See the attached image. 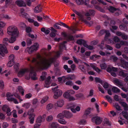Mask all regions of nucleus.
I'll use <instances>...</instances> for the list:
<instances>
[{"instance_id":"obj_34","label":"nucleus","mask_w":128,"mask_h":128,"mask_svg":"<svg viewBox=\"0 0 128 128\" xmlns=\"http://www.w3.org/2000/svg\"><path fill=\"white\" fill-rule=\"evenodd\" d=\"M99 54L102 56L110 55V53L109 52H106L105 53L102 51H100L99 52Z\"/></svg>"},{"instance_id":"obj_12","label":"nucleus","mask_w":128,"mask_h":128,"mask_svg":"<svg viewBox=\"0 0 128 128\" xmlns=\"http://www.w3.org/2000/svg\"><path fill=\"white\" fill-rule=\"evenodd\" d=\"M113 82L115 84L120 88L123 86V84L122 82L118 80H114Z\"/></svg>"},{"instance_id":"obj_30","label":"nucleus","mask_w":128,"mask_h":128,"mask_svg":"<svg viewBox=\"0 0 128 128\" xmlns=\"http://www.w3.org/2000/svg\"><path fill=\"white\" fill-rule=\"evenodd\" d=\"M76 4L78 5L85 4V2L84 0H76Z\"/></svg>"},{"instance_id":"obj_44","label":"nucleus","mask_w":128,"mask_h":128,"mask_svg":"<svg viewBox=\"0 0 128 128\" xmlns=\"http://www.w3.org/2000/svg\"><path fill=\"white\" fill-rule=\"evenodd\" d=\"M66 85L70 86H72L74 85V83L72 81L69 80L66 82L65 83Z\"/></svg>"},{"instance_id":"obj_53","label":"nucleus","mask_w":128,"mask_h":128,"mask_svg":"<svg viewBox=\"0 0 128 128\" xmlns=\"http://www.w3.org/2000/svg\"><path fill=\"white\" fill-rule=\"evenodd\" d=\"M59 25L61 26V25L58 24L56 23L54 24V26L56 29H60L61 28L59 26Z\"/></svg>"},{"instance_id":"obj_56","label":"nucleus","mask_w":128,"mask_h":128,"mask_svg":"<svg viewBox=\"0 0 128 128\" xmlns=\"http://www.w3.org/2000/svg\"><path fill=\"white\" fill-rule=\"evenodd\" d=\"M69 92H68V91L66 92L63 94V96L64 97L68 98L70 96Z\"/></svg>"},{"instance_id":"obj_16","label":"nucleus","mask_w":128,"mask_h":128,"mask_svg":"<svg viewBox=\"0 0 128 128\" xmlns=\"http://www.w3.org/2000/svg\"><path fill=\"white\" fill-rule=\"evenodd\" d=\"M36 116L35 114H33L29 117V122L30 124H32L34 123V118Z\"/></svg>"},{"instance_id":"obj_39","label":"nucleus","mask_w":128,"mask_h":128,"mask_svg":"<svg viewBox=\"0 0 128 128\" xmlns=\"http://www.w3.org/2000/svg\"><path fill=\"white\" fill-rule=\"evenodd\" d=\"M91 109L90 108H89L86 110L84 113V116H88L90 114Z\"/></svg>"},{"instance_id":"obj_21","label":"nucleus","mask_w":128,"mask_h":128,"mask_svg":"<svg viewBox=\"0 0 128 128\" xmlns=\"http://www.w3.org/2000/svg\"><path fill=\"white\" fill-rule=\"evenodd\" d=\"M48 98V96H46L43 98L40 101L41 104L42 105H44V104L47 101Z\"/></svg>"},{"instance_id":"obj_1","label":"nucleus","mask_w":128,"mask_h":128,"mask_svg":"<svg viewBox=\"0 0 128 128\" xmlns=\"http://www.w3.org/2000/svg\"><path fill=\"white\" fill-rule=\"evenodd\" d=\"M62 50L60 47V50L56 53V54L54 58H52L49 59L46 58H43L40 60L39 61L38 60V58H40V56H38L36 58H33L31 61V62L34 65V66H31L30 68V72L29 74L30 76L26 77V79H30V77L31 79L35 80L37 79L38 78L36 76V74L34 71V70L36 68L44 70L48 68L50 66V64L53 62L56 58L60 56V53L62 52Z\"/></svg>"},{"instance_id":"obj_20","label":"nucleus","mask_w":128,"mask_h":128,"mask_svg":"<svg viewBox=\"0 0 128 128\" xmlns=\"http://www.w3.org/2000/svg\"><path fill=\"white\" fill-rule=\"evenodd\" d=\"M76 42L77 44L80 45L82 44L84 46V45L86 42L84 40L81 39L78 40L76 41Z\"/></svg>"},{"instance_id":"obj_4","label":"nucleus","mask_w":128,"mask_h":128,"mask_svg":"<svg viewBox=\"0 0 128 128\" xmlns=\"http://www.w3.org/2000/svg\"><path fill=\"white\" fill-rule=\"evenodd\" d=\"M8 52L6 46L4 45L0 44V54L2 56H4L5 54H7Z\"/></svg>"},{"instance_id":"obj_45","label":"nucleus","mask_w":128,"mask_h":128,"mask_svg":"<svg viewBox=\"0 0 128 128\" xmlns=\"http://www.w3.org/2000/svg\"><path fill=\"white\" fill-rule=\"evenodd\" d=\"M78 68L84 72H86V70L84 69V66L83 65H81L79 66Z\"/></svg>"},{"instance_id":"obj_52","label":"nucleus","mask_w":128,"mask_h":128,"mask_svg":"<svg viewBox=\"0 0 128 128\" xmlns=\"http://www.w3.org/2000/svg\"><path fill=\"white\" fill-rule=\"evenodd\" d=\"M110 59L111 60H113L114 62H116L118 58L114 56H112L110 57Z\"/></svg>"},{"instance_id":"obj_63","label":"nucleus","mask_w":128,"mask_h":128,"mask_svg":"<svg viewBox=\"0 0 128 128\" xmlns=\"http://www.w3.org/2000/svg\"><path fill=\"white\" fill-rule=\"evenodd\" d=\"M8 41L9 42V40L7 38H4L3 39V42L6 44H7V43Z\"/></svg>"},{"instance_id":"obj_35","label":"nucleus","mask_w":128,"mask_h":128,"mask_svg":"<svg viewBox=\"0 0 128 128\" xmlns=\"http://www.w3.org/2000/svg\"><path fill=\"white\" fill-rule=\"evenodd\" d=\"M53 107L52 104H48L46 106V109L48 110L52 109Z\"/></svg>"},{"instance_id":"obj_23","label":"nucleus","mask_w":128,"mask_h":128,"mask_svg":"<svg viewBox=\"0 0 128 128\" xmlns=\"http://www.w3.org/2000/svg\"><path fill=\"white\" fill-rule=\"evenodd\" d=\"M108 10L110 12L113 13L118 10V8H116L112 6H110Z\"/></svg>"},{"instance_id":"obj_13","label":"nucleus","mask_w":128,"mask_h":128,"mask_svg":"<svg viewBox=\"0 0 128 128\" xmlns=\"http://www.w3.org/2000/svg\"><path fill=\"white\" fill-rule=\"evenodd\" d=\"M59 125L57 122H54L50 124L49 128H59Z\"/></svg>"},{"instance_id":"obj_27","label":"nucleus","mask_w":128,"mask_h":128,"mask_svg":"<svg viewBox=\"0 0 128 128\" xmlns=\"http://www.w3.org/2000/svg\"><path fill=\"white\" fill-rule=\"evenodd\" d=\"M42 117L41 116H39L37 118L36 121V123L40 124L42 122Z\"/></svg>"},{"instance_id":"obj_36","label":"nucleus","mask_w":128,"mask_h":128,"mask_svg":"<svg viewBox=\"0 0 128 128\" xmlns=\"http://www.w3.org/2000/svg\"><path fill=\"white\" fill-rule=\"evenodd\" d=\"M101 56L99 55H97L96 54H94L91 56L90 58L91 60H93L94 58H96V59H98L100 58Z\"/></svg>"},{"instance_id":"obj_24","label":"nucleus","mask_w":128,"mask_h":128,"mask_svg":"<svg viewBox=\"0 0 128 128\" xmlns=\"http://www.w3.org/2000/svg\"><path fill=\"white\" fill-rule=\"evenodd\" d=\"M64 116V111L59 114L57 116V118L59 119L63 118Z\"/></svg>"},{"instance_id":"obj_25","label":"nucleus","mask_w":128,"mask_h":128,"mask_svg":"<svg viewBox=\"0 0 128 128\" xmlns=\"http://www.w3.org/2000/svg\"><path fill=\"white\" fill-rule=\"evenodd\" d=\"M18 89L22 96L24 94V90L22 87L18 86Z\"/></svg>"},{"instance_id":"obj_32","label":"nucleus","mask_w":128,"mask_h":128,"mask_svg":"<svg viewBox=\"0 0 128 128\" xmlns=\"http://www.w3.org/2000/svg\"><path fill=\"white\" fill-rule=\"evenodd\" d=\"M66 40L68 41L73 40H74V38L73 36L69 35L68 36Z\"/></svg>"},{"instance_id":"obj_10","label":"nucleus","mask_w":128,"mask_h":128,"mask_svg":"<svg viewBox=\"0 0 128 128\" xmlns=\"http://www.w3.org/2000/svg\"><path fill=\"white\" fill-rule=\"evenodd\" d=\"M123 45H128V43L122 41L120 43L116 44L115 47L119 49Z\"/></svg>"},{"instance_id":"obj_37","label":"nucleus","mask_w":128,"mask_h":128,"mask_svg":"<svg viewBox=\"0 0 128 128\" xmlns=\"http://www.w3.org/2000/svg\"><path fill=\"white\" fill-rule=\"evenodd\" d=\"M122 113L124 117L126 119L128 120V113L125 111H123Z\"/></svg>"},{"instance_id":"obj_17","label":"nucleus","mask_w":128,"mask_h":128,"mask_svg":"<svg viewBox=\"0 0 128 128\" xmlns=\"http://www.w3.org/2000/svg\"><path fill=\"white\" fill-rule=\"evenodd\" d=\"M73 11L78 16V18L80 20L81 19H82L83 16H84V15L81 12H78L74 9L73 10Z\"/></svg>"},{"instance_id":"obj_31","label":"nucleus","mask_w":128,"mask_h":128,"mask_svg":"<svg viewBox=\"0 0 128 128\" xmlns=\"http://www.w3.org/2000/svg\"><path fill=\"white\" fill-rule=\"evenodd\" d=\"M76 97L78 98H84L85 97L84 95L82 93H79L76 94L75 95Z\"/></svg>"},{"instance_id":"obj_48","label":"nucleus","mask_w":128,"mask_h":128,"mask_svg":"<svg viewBox=\"0 0 128 128\" xmlns=\"http://www.w3.org/2000/svg\"><path fill=\"white\" fill-rule=\"evenodd\" d=\"M114 41L116 42H118L120 41V39L117 36H115L113 38Z\"/></svg>"},{"instance_id":"obj_11","label":"nucleus","mask_w":128,"mask_h":128,"mask_svg":"<svg viewBox=\"0 0 128 128\" xmlns=\"http://www.w3.org/2000/svg\"><path fill=\"white\" fill-rule=\"evenodd\" d=\"M16 4L20 7L26 6V4L25 2L22 0H19L16 1Z\"/></svg>"},{"instance_id":"obj_29","label":"nucleus","mask_w":128,"mask_h":128,"mask_svg":"<svg viewBox=\"0 0 128 128\" xmlns=\"http://www.w3.org/2000/svg\"><path fill=\"white\" fill-rule=\"evenodd\" d=\"M41 31L44 33L46 34H48L50 32V31L48 29H46L44 28H42L41 29Z\"/></svg>"},{"instance_id":"obj_55","label":"nucleus","mask_w":128,"mask_h":128,"mask_svg":"<svg viewBox=\"0 0 128 128\" xmlns=\"http://www.w3.org/2000/svg\"><path fill=\"white\" fill-rule=\"evenodd\" d=\"M9 108V107L7 105H4L3 106L2 109L4 111H6Z\"/></svg>"},{"instance_id":"obj_58","label":"nucleus","mask_w":128,"mask_h":128,"mask_svg":"<svg viewBox=\"0 0 128 128\" xmlns=\"http://www.w3.org/2000/svg\"><path fill=\"white\" fill-rule=\"evenodd\" d=\"M34 112V109L33 108H31L30 109L28 112V115L29 116L31 115Z\"/></svg>"},{"instance_id":"obj_38","label":"nucleus","mask_w":128,"mask_h":128,"mask_svg":"<svg viewBox=\"0 0 128 128\" xmlns=\"http://www.w3.org/2000/svg\"><path fill=\"white\" fill-rule=\"evenodd\" d=\"M53 119V117L52 115L48 116L46 118V120L48 122H50Z\"/></svg>"},{"instance_id":"obj_61","label":"nucleus","mask_w":128,"mask_h":128,"mask_svg":"<svg viewBox=\"0 0 128 128\" xmlns=\"http://www.w3.org/2000/svg\"><path fill=\"white\" fill-rule=\"evenodd\" d=\"M19 66L18 63L16 64L14 66V68L16 70H17L19 69Z\"/></svg>"},{"instance_id":"obj_14","label":"nucleus","mask_w":128,"mask_h":128,"mask_svg":"<svg viewBox=\"0 0 128 128\" xmlns=\"http://www.w3.org/2000/svg\"><path fill=\"white\" fill-rule=\"evenodd\" d=\"M64 116L66 118H70L72 116V114L67 111H64Z\"/></svg>"},{"instance_id":"obj_28","label":"nucleus","mask_w":128,"mask_h":128,"mask_svg":"<svg viewBox=\"0 0 128 128\" xmlns=\"http://www.w3.org/2000/svg\"><path fill=\"white\" fill-rule=\"evenodd\" d=\"M112 90L113 92L115 93L119 92L120 91L119 88L115 86L112 88Z\"/></svg>"},{"instance_id":"obj_50","label":"nucleus","mask_w":128,"mask_h":128,"mask_svg":"<svg viewBox=\"0 0 128 128\" xmlns=\"http://www.w3.org/2000/svg\"><path fill=\"white\" fill-rule=\"evenodd\" d=\"M100 66L102 69H105L107 67L106 65L104 63L100 64Z\"/></svg>"},{"instance_id":"obj_19","label":"nucleus","mask_w":128,"mask_h":128,"mask_svg":"<svg viewBox=\"0 0 128 128\" xmlns=\"http://www.w3.org/2000/svg\"><path fill=\"white\" fill-rule=\"evenodd\" d=\"M80 20H81L82 21L84 22L86 24L88 25L89 26H91L93 24V22L92 21H90V22H88L86 20L84 19V16L82 17V18Z\"/></svg>"},{"instance_id":"obj_8","label":"nucleus","mask_w":128,"mask_h":128,"mask_svg":"<svg viewBox=\"0 0 128 128\" xmlns=\"http://www.w3.org/2000/svg\"><path fill=\"white\" fill-rule=\"evenodd\" d=\"M64 101L62 99L58 100L57 102L54 104V106L56 107L61 108L64 105Z\"/></svg>"},{"instance_id":"obj_5","label":"nucleus","mask_w":128,"mask_h":128,"mask_svg":"<svg viewBox=\"0 0 128 128\" xmlns=\"http://www.w3.org/2000/svg\"><path fill=\"white\" fill-rule=\"evenodd\" d=\"M39 47V45L38 43H35L30 46L29 49L28 53L31 54L34 52L38 50Z\"/></svg>"},{"instance_id":"obj_2","label":"nucleus","mask_w":128,"mask_h":128,"mask_svg":"<svg viewBox=\"0 0 128 128\" xmlns=\"http://www.w3.org/2000/svg\"><path fill=\"white\" fill-rule=\"evenodd\" d=\"M7 33L11 36H18L19 34L18 28L16 26H10L8 28Z\"/></svg>"},{"instance_id":"obj_43","label":"nucleus","mask_w":128,"mask_h":128,"mask_svg":"<svg viewBox=\"0 0 128 128\" xmlns=\"http://www.w3.org/2000/svg\"><path fill=\"white\" fill-rule=\"evenodd\" d=\"M13 96V94H12L11 93L8 92L6 94V97L7 98V100L8 101V99H11L13 98L12 97Z\"/></svg>"},{"instance_id":"obj_57","label":"nucleus","mask_w":128,"mask_h":128,"mask_svg":"<svg viewBox=\"0 0 128 128\" xmlns=\"http://www.w3.org/2000/svg\"><path fill=\"white\" fill-rule=\"evenodd\" d=\"M106 98L107 100L110 103H112V98L109 96L107 95L106 96Z\"/></svg>"},{"instance_id":"obj_7","label":"nucleus","mask_w":128,"mask_h":128,"mask_svg":"<svg viewBox=\"0 0 128 128\" xmlns=\"http://www.w3.org/2000/svg\"><path fill=\"white\" fill-rule=\"evenodd\" d=\"M92 120V122H94L96 124H98L102 122V118L99 116H96L93 118Z\"/></svg>"},{"instance_id":"obj_49","label":"nucleus","mask_w":128,"mask_h":128,"mask_svg":"<svg viewBox=\"0 0 128 128\" xmlns=\"http://www.w3.org/2000/svg\"><path fill=\"white\" fill-rule=\"evenodd\" d=\"M84 46L90 50H92L93 49V47L92 46L90 45L88 46L86 44V43L84 45Z\"/></svg>"},{"instance_id":"obj_60","label":"nucleus","mask_w":128,"mask_h":128,"mask_svg":"<svg viewBox=\"0 0 128 128\" xmlns=\"http://www.w3.org/2000/svg\"><path fill=\"white\" fill-rule=\"evenodd\" d=\"M95 80L96 82L100 83L102 85V81L100 78H95Z\"/></svg>"},{"instance_id":"obj_64","label":"nucleus","mask_w":128,"mask_h":128,"mask_svg":"<svg viewBox=\"0 0 128 128\" xmlns=\"http://www.w3.org/2000/svg\"><path fill=\"white\" fill-rule=\"evenodd\" d=\"M120 76H122L123 77H124L126 76V74L124 72L122 71H120L119 73Z\"/></svg>"},{"instance_id":"obj_3","label":"nucleus","mask_w":128,"mask_h":128,"mask_svg":"<svg viewBox=\"0 0 128 128\" xmlns=\"http://www.w3.org/2000/svg\"><path fill=\"white\" fill-rule=\"evenodd\" d=\"M58 88V86H57L54 88H52V90L54 93L53 98L54 99H58L62 94V90L57 89Z\"/></svg>"},{"instance_id":"obj_41","label":"nucleus","mask_w":128,"mask_h":128,"mask_svg":"<svg viewBox=\"0 0 128 128\" xmlns=\"http://www.w3.org/2000/svg\"><path fill=\"white\" fill-rule=\"evenodd\" d=\"M14 63V61L10 60L7 64V66L8 67H11L13 66Z\"/></svg>"},{"instance_id":"obj_54","label":"nucleus","mask_w":128,"mask_h":128,"mask_svg":"<svg viewBox=\"0 0 128 128\" xmlns=\"http://www.w3.org/2000/svg\"><path fill=\"white\" fill-rule=\"evenodd\" d=\"M98 88L99 90L103 94L104 93V89L101 86H100V84L98 86Z\"/></svg>"},{"instance_id":"obj_26","label":"nucleus","mask_w":128,"mask_h":128,"mask_svg":"<svg viewBox=\"0 0 128 128\" xmlns=\"http://www.w3.org/2000/svg\"><path fill=\"white\" fill-rule=\"evenodd\" d=\"M121 105L124 107V110H128V106L127 104L125 102H121Z\"/></svg>"},{"instance_id":"obj_51","label":"nucleus","mask_w":128,"mask_h":128,"mask_svg":"<svg viewBox=\"0 0 128 128\" xmlns=\"http://www.w3.org/2000/svg\"><path fill=\"white\" fill-rule=\"evenodd\" d=\"M8 101H13L14 103L16 104H18V102L17 100L16 99L13 98L11 99H8Z\"/></svg>"},{"instance_id":"obj_46","label":"nucleus","mask_w":128,"mask_h":128,"mask_svg":"<svg viewBox=\"0 0 128 128\" xmlns=\"http://www.w3.org/2000/svg\"><path fill=\"white\" fill-rule=\"evenodd\" d=\"M30 106V104L29 103H26L24 104L22 106V107L26 108H28Z\"/></svg>"},{"instance_id":"obj_6","label":"nucleus","mask_w":128,"mask_h":128,"mask_svg":"<svg viewBox=\"0 0 128 128\" xmlns=\"http://www.w3.org/2000/svg\"><path fill=\"white\" fill-rule=\"evenodd\" d=\"M29 70L27 68H22L20 69L18 74V76L21 77L26 74L28 72Z\"/></svg>"},{"instance_id":"obj_33","label":"nucleus","mask_w":128,"mask_h":128,"mask_svg":"<svg viewBox=\"0 0 128 128\" xmlns=\"http://www.w3.org/2000/svg\"><path fill=\"white\" fill-rule=\"evenodd\" d=\"M119 27L122 30H126L127 29V27L124 24H122L120 25Z\"/></svg>"},{"instance_id":"obj_9","label":"nucleus","mask_w":128,"mask_h":128,"mask_svg":"<svg viewBox=\"0 0 128 128\" xmlns=\"http://www.w3.org/2000/svg\"><path fill=\"white\" fill-rule=\"evenodd\" d=\"M51 30L52 31L51 32L50 34V36L52 38L55 37L56 35H58V34L57 32V31L52 27L50 28Z\"/></svg>"},{"instance_id":"obj_22","label":"nucleus","mask_w":128,"mask_h":128,"mask_svg":"<svg viewBox=\"0 0 128 128\" xmlns=\"http://www.w3.org/2000/svg\"><path fill=\"white\" fill-rule=\"evenodd\" d=\"M18 36L15 35L12 36L9 40V42L11 43H14L16 40V38Z\"/></svg>"},{"instance_id":"obj_40","label":"nucleus","mask_w":128,"mask_h":128,"mask_svg":"<svg viewBox=\"0 0 128 128\" xmlns=\"http://www.w3.org/2000/svg\"><path fill=\"white\" fill-rule=\"evenodd\" d=\"M58 122L62 124H65L66 123V122L63 118L58 119Z\"/></svg>"},{"instance_id":"obj_18","label":"nucleus","mask_w":128,"mask_h":128,"mask_svg":"<svg viewBox=\"0 0 128 128\" xmlns=\"http://www.w3.org/2000/svg\"><path fill=\"white\" fill-rule=\"evenodd\" d=\"M107 71L108 72H112V71L114 72H116L117 70V68L113 67H110L109 66L108 67L107 69Z\"/></svg>"},{"instance_id":"obj_15","label":"nucleus","mask_w":128,"mask_h":128,"mask_svg":"<svg viewBox=\"0 0 128 128\" xmlns=\"http://www.w3.org/2000/svg\"><path fill=\"white\" fill-rule=\"evenodd\" d=\"M42 8L40 4L37 5L34 9V12L36 13H39L42 11Z\"/></svg>"},{"instance_id":"obj_59","label":"nucleus","mask_w":128,"mask_h":128,"mask_svg":"<svg viewBox=\"0 0 128 128\" xmlns=\"http://www.w3.org/2000/svg\"><path fill=\"white\" fill-rule=\"evenodd\" d=\"M21 15L23 17L27 19L29 17L28 15L25 12L22 13V14H21Z\"/></svg>"},{"instance_id":"obj_62","label":"nucleus","mask_w":128,"mask_h":128,"mask_svg":"<svg viewBox=\"0 0 128 128\" xmlns=\"http://www.w3.org/2000/svg\"><path fill=\"white\" fill-rule=\"evenodd\" d=\"M102 85H103V86L105 89L108 88L109 87V85L108 84V83L106 82H104V84Z\"/></svg>"},{"instance_id":"obj_47","label":"nucleus","mask_w":128,"mask_h":128,"mask_svg":"<svg viewBox=\"0 0 128 128\" xmlns=\"http://www.w3.org/2000/svg\"><path fill=\"white\" fill-rule=\"evenodd\" d=\"M75 78V76L74 75H72L66 78L65 79L70 80H73Z\"/></svg>"},{"instance_id":"obj_42","label":"nucleus","mask_w":128,"mask_h":128,"mask_svg":"<svg viewBox=\"0 0 128 128\" xmlns=\"http://www.w3.org/2000/svg\"><path fill=\"white\" fill-rule=\"evenodd\" d=\"M116 109L118 111H120L121 110V108L118 104L115 103L114 105Z\"/></svg>"}]
</instances>
